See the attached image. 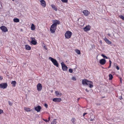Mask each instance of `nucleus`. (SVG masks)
Returning <instances> with one entry per match:
<instances>
[{"mask_svg":"<svg viewBox=\"0 0 124 124\" xmlns=\"http://www.w3.org/2000/svg\"><path fill=\"white\" fill-rule=\"evenodd\" d=\"M9 104V105L11 106H12L13 105V103L12 102H10V101H8Z\"/></svg>","mask_w":124,"mask_h":124,"instance_id":"32","label":"nucleus"},{"mask_svg":"<svg viewBox=\"0 0 124 124\" xmlns=\"http://www.w3.org/2000/svg\"><path fill=\"white\" fill-rule=\"evenodd\" d=\"M69 71L70 72L72 73L73 72V70L71 69H70L69 70Z\"/></svg>","mask_w":124,"mask_h":124,"instance_id":"35","label":"nucleus"},{"mask_svg":"<svg viewBox=\"0 0 124 124\" xmlns=\"http://www.w3.org/2000/svg\"><path fill=\"white\" fill-rule=\"evenodd\" d=\"M62 2L64 3H67L68 2V0H61Z\"/></svg>","mask_w":124,"mask_h":124,"instance_id":"29","label":"nucleus"},{"mask_svg":"<svg viewBox=\"0 0 124 124\" xmlns=\"http://www.w3.org/2000/svg\"><path fill=\"white\" fill-rule=\"evenodd\" d=\"M71 79L74 81H76V78L74 77H72Z\"/></svg>","mask_w":124,"mask_h":124,"instance_id":"33","label":"nucleus"},{"mask_svg":"<svg viewBox=\"0 0 124 124\" xmlns=\"http://www.w3.org/2000/svg\"><path fill=\"white\" fill-rule=\"evenodd\" d=\"M37 90L38 91H41L42 89V85L40 83H38L37 85Z\"/></svg>","mask_w":124,"mask_h":124,"instance_id":"8","label":"nucleus"},{"mask_svg":"<svg viewBox=\"0 0 124 124\" xmlns=\"http://www.w3.org/2000/svg\"><path fill=\"white\" fill-rule=\"evenodd\" d=\"M109 80H111L113 78V75L111 74H109Z\"/></svg>","mask_w":124,"mask_h":124,"instance_id":"26","label":"nucleus"},{"mask_svg":"<svg viewBox=\"0 0 124 124\" xmlns=\"http://www.w3.org/2000/svg\"><path fill=\"white\" fill-rule=\"evenodd\" d=\"M0 28L2 31L4 32H5L7 31H8V30L7 28L4 26H1L0 27Z\"/></svg>","mask_w":124,"mask_h":124,"instance_id":"11","label":"nucleus"},{"mask_svg":"<svg viewBox=\"0 0 124 124\" xmlns=\"http://www.w3.org/2000/svg\"><path fill=\"white\" fill-rule=\"evenodd\" d=\"M76 119L74 117H73L72 118L71 120V121L72 122V123L73 124H75V123L76 121Z\"/></svg>","mask_w":124,"mask_h":124,"instance_id":"22","label":"nucleus"},{"mask_svg":"<svg viewBox=\"0 0 124 124\" xmlns=\"http://www.w3.org/2000/svg\"><path fill=\"white\" fill-rule=\"evenodd\" d=\"M3 79L2 76H0V80H1Z\"/></svg>","mask_w":124,"mask_h":124,"instance_id":"39","label":"nucleus"},{"mask_svg":"<svg viewBox=\"0 0 124 124\" xmlns=\"http://www.w3.org/2000/svg\"><path fill=\"white\" fill-rule=\"evenodd\" d=\"M87 114V113H84L83 114V116H85V115Z\"/></svg>","mask_w":124,"mask_h":124,"instance_id":"40","label":"nucleus"},{"mask_svg":"<svg viewBox=\"0 0 124 124\" xmlns=\"http://www.w3.org/2000/svg\"><path fill=\"white\" fill-rule=\"evenodd\" d=\"M53 101L55 102L58 103L62 101V99L60 98H55L53 99Z\"/></svg>","mask_w":124,"mask_h":124,"instance_id":"10","label":"nucleus"},{"mask_svg":"<svg viewBox=\"0 0 124 124\" xmlns=\"http://www.w3.org/2000/svg\"><path fill=\"white\" fill-rule=\"evenodd\" d=\"M8 86L7 83H2L0 84V88L3 89L6 88Z\"/></svg>","mask_w":124,"mask_h":124,"instance_id":"6","label":"nucleus"},{"mask_svg":"<svg viewBox=\"0 0 124 124\" xmlns=\"http://www.w3.org/2000/svg\"><path fill=\"white\" fill-rule=\"evenodd\" d=\"M11 84H12V86L14 87L16 86V82L15 81H13L11 82Z\"/></svg>","mask_w":124,"mask_h":124,"instance_id":"23","label":"nucleus"},{"mask_svg":"<svg viewBox=\"0 0 124 124\" xmlns=\"http://www.w3.org/2000/svg\"><path fill=\"white\" fill-rule=\"evenodd\" d=\"M25 47L26 49L28 50H30L31 49V47L28 45H25Z\"/></svg>","mask_w":124,"mask_h":124,"instance_id":"20","label":"nucleus"},{"mask_svg":"<svg viewBox=\"0 0 124 124\" xmlns=\"http://www.w3.org/2000/svg\"><path fill=\"white\" fill-rule=\"evenodd\" d=\"M109 67H108V68H109L111 67V64L112 63V62L110 60L109 61Z\"/></svg>","mask_w":124,"mask_h":124,"instance_id":"30","label":"nucleus"},{"mask_svg":"<svg viewBox=\"0 0 124 124\" xmlns=\"http://www.w3.org/2000/svg\"><path fill=\"white\" fill-rule=\"evenodd\" d=\"M93 120H94L93 119L91 118L90 119V121H93Z\"/></svg>","mask_w":124,"mask_h":124,"instance_id":"42","label":"nucleus"},{"mask_svg":"<svg viewBox=\"0 0 124 124\" xmlns=\"http://www.w3.org/2000/svg\"><path fill=\"white\" fill-rule=\"evenodd\" d=\"M108 35L109 36H110V34L109 33H108Z\"/></svg>","mask_w":124,"mask_h":124,"instance_id":"44","label":"nucleus"},{"mask_svg":"<svg viewBox=\"0 0 124 124\" xmlns=\"http://www.w3.org/2000/svg\"><path fill=\"white\" fill-rule=\"evenodd\" d=\"M62 65V69L64 71H66L67 70L68 67L66 65L64 64L63 62H62L61 63Z\"/></svg>","mask_w":124,"mask_h":124,"instance_id":"5","label":"nucleus"},{"mask_svg":"<svg viewBox=\"0 0 124 124\" xmlns=\"http://www.w3.org/2000/svg\"><path fill=\"white\" fill-rule=\"evenodd\" d=\"M13 21L15 22L18 23L19 22V20L17 18H14L13 19Z\"/></svg>","mask_w":124,"mask_h":124,"instance_id":"24","label":"nucleus"},{"mask_svg":"<svg viewBox=\"0 0 124 124\" xmlns=\"http://www.w3.org/2000/svg\"><path fill=\"white\" fill-rule=\"evenodd\" d=\"M122 99V97H121V98L120 99V100H121Z\"/></svg>","mask_w":124,"mask_h":124,"instance_id":"45","label":"nucleus"},{"mask_svg":"<svg viewBox=\"0 0 124 124\" xmlns=\"http://www.w3.org/2000/svg\"><path fill=\"white\" fill-rule=\"evenodd\" d=\"M53 23H54L51 26L50 31L51 33H54L56 29L57 24H60V22L59 21L55 20L53 21Z\"/></svg>","mask_w":124,"mask_h":124,"instance_id":"1","label":"nucleus"},{"mask_svg":"<svg viewBox=\"0 0 124 124\" xmlns=\"http://www.w3.org/2000/svg\"><path fill=\"white\" fill-rule=\"evenodd\" d=\"M50 116H49V117H48V121L50 120Z\"/></svg>","mask_w":124,"mask_h":124,"instance_id":"43","label":"nucleus"},{"mask_svg":"<svg viewBox=\"0 0 124 124\" xmlns=\"http://www.w3.org/2000/svg\"><path fill=\"white\" fill-rule=\"evenodd\" d=\"M72 33L69 31H67L65 34V38L67 39H70L72 35Z\"/></svg>","mask_w":124,"mask_h":124,"instance_id":"4","label":"nucleus"},{"mask_svg":"<svg viewBox=\"0 0 124 124\" xmlns=\"http://www.w3.org/2000/svg\"><path fill=\"white\" fill-rule=\"evenodd\" d=\"M24 110L27 112L30 111H31L30 108H27L26 107H24Z\"/></svg>","mask_w":124,"mask_h":124,"instance_id":"21","label":"nucleus"},{"mask_svg":"<svg viewBox=\"0 0 124 124\" xmlns=\"http://www.w3.org/2000/svg\"><path fill=\"white\" fill-rule=\"evenodd\" d=\"M116 68L117 70H119V67L117 65L116 66Z\"/></svg>","mask_w":124,"mask_h":124,"instance_id":"37","label":"nucleus"},{"mask_svg":"<svg viewBox=\"0 0 124 124\" xmlns=\"http://www.w3.org/2000/svg\"><path fill=\"white\" fill-rule=\"evenodd\" d=\"M101 56H102L104 58H106V59H108L107 57V56H106L104 55L103 54H102L101 55Z\"/></svg>","mask_w":124,"mask_h":124,"instance_id":"31","label":"nucleus"},{"mask_svg":"<svg viewBox=\"0 0 124 124\" xmlns=\"http://www.w3.org/2000/svg\"><path fill=\"white\" fill-rule=\"evenodd\" d=\"M91 27L89 25H87L85 27L83 28V30L85 31L86 32L90 30L91 29Z\"/></svg>","mask_w":124,"mask_h":124,"instance_id":"9","label":"nucleus"},{"mask_svg":"<svg viewBox=\"0 0 124 124\" xmlns=\"http://www.w3.org/2000/svg\"><path fill=\"white\" fill-rule=\"evenodd\" d=\"M41 108V107L40 106H37L35 107V110H36L37 112H39L40 111Z\"/></svg>","mask_w":124,"mask_h":124,"instance_id":"17","label":"nucleus"},{"mask_svg":"<svg viewBox=\"0 0 124 124\" xmlns=\"http://www.w3.org/2000/svg\"><path fill=\"white\" fill-rule=\"evenodd\" d=\"M79 98H78V100H79Z\"/></svg>","mask_w":124,"mask_h":124,"instance_id":"46","label":"nucleus"},{"mask_svg":"<svg viewBox=\"0 0 124 124\" xmlns=\"http://www.w3.org/2000/svg\"><path fill=\"white\" fill-rule=\"evenodd\" d=\"M119 17L123 20H124V16L122 15H120L119 16Z\"/></svg>","mask_w":124,"mask_h":124,"instance_id":"28","label":"nucleus"},{"mask_svg":"<svg viewBox=\"0 0 124 124\" xmlns=\"http://www.w3.org/2000/svg\"><path fill=\"white\" fill-rule=\"evenodd\" d=\"M106 62V60L104 59H101L99 61L100 63L102 65H104Z\"/></svg>","mask_w":124,"mask_h":124,"instance_id":"13","label":"nucleus"},{"mask_svg":"<svg viewBox=\"0 0 124 124\" xmlns=\"http://www.w3.org/2000/svg\"><path fill=\"white\" fill-rule=\"evenodd\" d=\"M52 8L55 11H57V7L55 6L54 5V4H52L51 5Z\"/></svg>","mask_w":124,"mask_h":124,"instance_id":"18","label":"nucleus"},{"mask_svg":"<svg viewBox=\"0 0 124 124\" xmlns=\"http://www.w3.org/2000/svg\"><path fill=\"white\" fill-rule=\"evenodd\" d=\"M43 120H44V121H45V122H48V120L46 119H43Z\"/></svg>","mask_w":124,"mask_h":124,"instance_id":"38","label":"nucleus"},{"mask_svg":"<svg viewBox=\"0 0 124 124\" xmlns=\"http://www.w3.org/2000/svg\"><path fill=\"white\" fill-rule=\"evenodd\" d=\"M104 40L106 43L108 45H110L112 44V42L108 39L106 37H105Z\"/></svg>","mask_w":124,"mask_h":124,"instance_id":"14","label":"nucleus"},{"mask_svg":"<svg viewBox=\"0 0 124 124\" xmlns=\"http://www.w3.org/2000/svg\"><path fill=\"white\" fill-rule=\"evenodd\" d=\"M40 4L42 7L44 8L46 6V3L44 0H40Z\"/></svg>","mask_w":124,"mask_h":124,"instance_id":"12","label":"nucleus"},{"mask_svg":"<svg viewBox=\"0 0 124 124\" xmlns=\"http://www.w3.org/2000/svg\"><path fill=\"white\" fill-rule=\"evenodd\" d=\"M3 111L1 109H0V114L2 113H3Z\"/></svg>","mask_w":124,"mask_h":124,"instance_id":"36","label":"nucleus"},{"mask_svg":"<svg viewBox=\"0 0 124 124\" xmlns=\"http://www.w3.org/2000/svg\"><path fill=\"white\" fill-rule=\"evenodd\" d=\"M82 12H83L84 15L86 16H88V15L90 14V12L87 10H84Z\"/></svg>","mask_w":124,"mask_h":124,"instance_id":"15","label":"nucleus"},{"mask_svg":"<svg viewBox=\"0 0 124 124\" xmlns=\"http://www.w3.org/2000/svg\"><path fill=\"white\" fill-rule=\"evenodd\" d=\"M85 90L87 92H88L89 91L87 88H86L85 89Z\"/></svg>","mask_w":124,"mask_h":124,"instance_id":"41","label":"nucleus"},{"mask_svg":"<svg viewBox=\"0 0 124 124\" xmlns=\"http://www.w3.org/2000/svg\"><path fill=\"white\" fill-rule=\"evenodd\" d=\"M56 119H54L51 122V124H56Z\"/></svg>","mask_w":124,"mask_h":124,"instance_id":"27","label":"nucleus"},{"mask_svg":"<svg viewBox=\"0 0 124 124\" xmlns=\"http://www.w3.org/2000/svg\"><path fill=\"white\" fill-rule=\"evenodd\" d=\"M31 29L32 30L34 31L35 29V27L33 24L32 23L31 25Z\"/></svg>","mask_w":124,"mask_h":124,"instance_id":"19","label":"nucleus"},{"mask_svg":"<svg viewBox=\"0 0 124 124\" xmlns=\"http://www.w3.org/2000/svg\"><path fill=\"white\" fill-rule=\"evenodd\" d=\"M82 84L85 85H88L90 88L93 87V83L91 81H88L87 79H84L82 81Z\"/></svg>","mask_w":124,"mask_h":124,"instance_id":"2","label":"nucleus"},{"mask_svg":"<svg viewBox=\"0 0 124 124\" xmlns=\"http://www.w3.org/2000/svg\"><path fill=\"white\" fill-rule=\"evenodd\" d=\"M55 93L56 95L57 96H60L62 95V94L60 92L56 91Z\"/></svg>","mask_w":124,"mask_h":124,"instance_id":"16","label":"nucleus"},{"mask_svg":"<svg viewBox=\"0 0 124 124\" xmlns=\"http://www.w3.org/2000/svg\"><path fill=\"white\" fill-rule=\"evenodd\" d=\"M75 51L78 54H81L80 51L77 49L75 50Z\"/></svg>","mask_w":124,"mask_h":124,"instance_id":"25","label":"nucleus"},{"mask_svg":"<svg viewBox=\"0 0 124 124\" xmlns=\"http://www.w3.org/2000/svg\"><path fill=\"white\" fill-rule=\"evenodd\" d=\"M49 59L50 60L53 64L57 67H58V63L56 60L51 57H49Z\"/></svg>","mask_w":124,"mask_h":124,"instance_id":"3","label":"nucleus"},{"mask_svg":"<svg viewBox=\"0 0 124 124\" xmlns=\"http://www.w3.org/2000/svg\"><path fill=\"white\" fill-rule=\"evenodd\" d=\"M30 39L31 40V43L33 45H36L37 43V42L35 38L31 37L30 38Z\"/></svg>","mask_w":124,"mask_h":124,"instance_id":"7","label":"nucleus"},{"mask_svg":"<svg viewBox=\"0 0 124 124\" xmlns=\"http://www.w3.org/2000/svg\"><path fill=\"white\" fill-rule=\"evenodd\" d=\"M44 106L46 108H48V105L46 103H45L44 105Z\"/></svg>","mask_w":124,"mask_h":124,"instance_id":"34","label":"nucleus"}]
</instances>
